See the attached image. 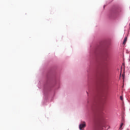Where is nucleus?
<instances>
[{
	"label": "nucleus",
	"instance_id": "obj_1",
	"mask_svg": "<svg viewBox=\"0 0 130 130\" xmlns=\"http://www.w3.org/2000/svg\"><path fill=\"white\" fill-rule=\"evenodd\" d=\"M99 121V126H101V127H103L105 126V123H106L105 120V117L103 115H102L99 117L98 119Z\"/></svg>",
	"mask_w": 130,
	"mask_h": 130
},
{
	"label": "nucleus",
	"instance_id": "obj_2",
	"mask_svg": "<svg viewBox=\"0 0 130 130\" xmlns=\"http://www.w3.org/2000/svg\"><path fill=\"white\" fill-rule=\"evenodd\" d=\"M84 127H86V122L85 121L82 122V123L79 125V129L80 130H82Z\"/></svg>",
	"mask_w": 130,
	"mask_h": 130
},
{
	"label": "nucleus",
	"instance_id": "obj_3",
	"mask_svg": "<svg viewBox=\"0 0 130 130\" xmlns=\"http://www.w3.org/2000/svg\"><path fill=\"white\" fill-rule=\"evenodd\" d=\"M126 41H127V37L124 38V41L123 42V44L125 45V43H126Z\"/></svg>",
	"mask_w": 130,
	"mask_h": 130
},
{
	"label": "nucleus",
	"instance_id": "obj_4",
	"mask_svg": "<svg viewBox=\"0 0 130 130\" xmlns=\"http://www.w3.org/2000/svg\"><path fill=\"white\" fill-rule=\"evenodd\" d=\"M123 125V123H121L120 125V127H119L120 130H122L123 129V128H122Z\"/></svg>",
	"mask_w": 130,
	"mask_h": 130
},
{
	"label": "nucleus",
	"instance_id": "obj_5",
	"mask_svg": "<svg viewBox=\"0 0 130 130\" xmlns=\"http://www.w3.org/2000/svg\"><path fill=\"white\" fill-rule=\"evenodd\" d=\"M120 98L121 100H123V98L122 96H121Z\"/></svg>",
	"mask_w": 130,
	"mask_h": 130
},
{
	"label": "nucleus",
	"instance_id": "obj_6",
	"mask_svg": "<svg viewBox=\"0 0 130 130\" xmlns=\"http://www.w3.org/2000/svg\"><path fill=\"white\" fill-rule=\"evenodd\" d=\"M123 77H124L123 75H122Z\"/></svg>",
	"mask_w": 130,
	"mask_h": 130
}]
</instances>
